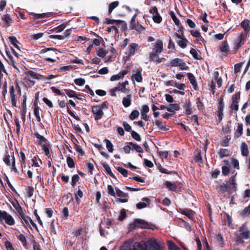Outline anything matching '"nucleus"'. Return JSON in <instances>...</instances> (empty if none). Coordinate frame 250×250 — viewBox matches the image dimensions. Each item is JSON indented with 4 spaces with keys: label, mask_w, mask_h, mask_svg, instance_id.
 <instances>
[{
    "label": "nucleus",
    "mask_w": 250,
    "mask_h": 250,
    "mask_svg": "<svg viewBox=\"0 0 250 250\" xmlns=\"http://www.w3.org/2000/svg\"><path fill=\"white\" fill-rule=\"evenodd\" d=\"M106 143V147L109 152H112L113 151V146L111 142L107 139L104 141Z\"/></svg>",
    "instance_id": "45"
},
{
    "label": "nucleus",
    "mask_w": 250,
    "mask_h": 250,
    "mask_svg": "<svg viewBox=\"0 0 250 250\" xmlns=\"http://www.w3.org/2000/svg\"><path fill=\"white\" fill-rule=\"evenodd\" d=\"M132 78L133 80H135L138 83L141 82L142 81V77L141 71L137 70L136 72L133 74Z\"/></svg>",
    "instance_id": "32"
},
{
    "label": "nucleus",
    "mask_w": 250,
    "mask_h": 250,
    "mask_svg": "<svg viewBox=\"0 0 250 250\" xmlns=\"http://www.w3.org/2000/svg\"><path fill=\"white\" fill-rule=\"evenodd\" d=\"M42 150L44 151L45 155L48 158H50L51 155L50 154L49 149L47 145H42Z\"/></svg>",
    "instance_id": "60"
},
{
    "label": "nucleus",
    "mask_w": 250,
    "mask_h": 250,
    "mask_svg": "<svg viewBox=\"0 0 250 250\" xmlns=\"http://www.w3.org/2000/svg\"><path fill=\"white\" fill-rule=\"evenodd\" d=\"M167 65L170 67H179L181 70H187L188 68L183 60L179 58L172 59Z\"/></svg>",
    "instance_id": "5"
},
{
    "label": "nucleus",
    "mask_w": 250,
    "mask_h": 250,
    "mask_svg": "<svg viewBox=\"0 0 250 250\" xmlns=\"http://www.w3.org/2000/svg\"><path fill=\"white\" fill-rule=\"evenodd\" d=\"M80 180V177L78 174H75L72 177L71 185L74 187L77 182Z\"/></svg>",
    "instance_id": "55"
},
{
    "label": "nucleus",
    "mask_w": 250,
    "mask_h": 250,
    "mask_svg": "<svg viewBox=\"0 0 250 250\" xmlns=\"http://www.w3.org/2000/svg\"><path fill=\"white\" fill-rule=\"evenodd\" d=\"M240 98L239 93H236L232 97V104H231V109H238V100Z\"/></svg>",
    "instance_id": "14"
},
{
    "label": "nucleus",
    "mask_w": 250,
    "mask_h": 250,
    "mask_svg": "<svg viewBox=\"0 0 250 250\" xmlns=\"http://www.w3.org/2000/svg\"><path fill=\"white\" fill-rule=\"evenodd\" d=\"M218 153L221 159L224 157H229L231 155L230 150L227 148H221Z\"/></svg>",
    "instance_id": "22"
},
{
    "label": "nucleus",
    "mask_w": 250,
    "mask_h": 250,
    "mask_svg": "<svg viewBox=\"0 0 250 250\" xmlns=\"http://www.w3.org/2000/svg\"><path fill=\"white\" fill-rule=\"evenodd\" d=\"M214 239L218 243V245L221 247H224L225 246V242L224 240L223 237L221 234H218L215 235Z\"/></svg>",
    "instance_id": "26"
},
{
    "label": "nucleus",
    "mask_w": 250,
    "mask_h": 250,
    "mask_svg": "<svg viewBox=\"0 0 250 250\" xmlns=\"http://www.w3.org/2000/svg\"><path fill=\"white\" fill-rule=\"evenodd\" d=\"M157 53H151L149 55V57L151 60L154 62H157L158 63L162 62L165 61H166V59L164 58H159Z\"/></svg>",
    "instance_id": "19"
},
{
    "label": "nucleus",
    "mask_w": 250,
    "mask_h": 250,
    "mask_svg": "<svg viewBox=\"0 0 250 250\" xmlns=\"http://www.w3.org/2000/svg\"><path fill=\"white\" fill-rule=\"evenodd\" d=\"M9 40L11 44H12L15 48L20 50V47L17 44L18 41L15 37H9Z\"/></svg>",
    "instance_id": "42"
},
{
    "label": "nucleus",
    "mask_w": 250,
    "mask_h": 250,
    "mask_svg": "<svg viewBox=\"0 0 250 250\" xmlns=\"http://www.w3.org/2000/svg\"><path fill=\"white\" fill-rule=\"evenodd\" d=\"M66 162L68 167L69 168H73L75 167V162L73 159L70 156H67L66 158Z\"/></svg>",
    "instance_id": "46"
},
{
    "label": "nucleus",
    "mask_w": 250,
    "mask_h": 250,
    "mask_svg": "<svg viewBox=\"0 0 250 250\" xmlns=\"http://www.w3.org/2000/svg\"><path fill=\"white\" fill-rule=\"evenodd\" d=\"M20 218L21 220H22V222L24 226H29L30 228L31 229L29 224V221L31 218L29 216L24 214L23 215L20 216Z\"/></svg>",
    "instance_id": "31"
},
{
    "label": "nucleus",
    "mask_w": 250,
    "mask_h": 250,
    "mask_svg": "<svg viewBox=\"0 0 250 250\" xmlns=\"http://www.w3.org/2000/svg\"><path fill=\"white\" fill-rule=\"evenodd\" d=\"M103 167L104 168L105 172L110 175L112 178L116 179L115 175L112 173L110 167L106 163H104L102 164Z\"/></svg>",
    "instance_id": "30"
},
{
    "label": "nucleus",
    "mask_w": 250,
    "mask_h": 250,
    "mask_svg": "<svg viewBox=\"0 0 250 250\" xmlns=\"http://www.w3.org/2000/svg\"><path fill=\"white\" fill-rule=\"evenodd\" d=\"M3 220H5V223L8 225L12 226L15 224V220L12 215L8 214L6 211L0 210V222L2 221Z\"/></svg>",
    "instance_id": "6"
},
{
    "label": "nucleus",
    "mask_w": 250,
    "mask_h": 250,
    "mask_svg": "<svg viewBox=\"0 0 250 250\" xmlns=\"http://www.w3.org/2000/svg\"><path fill=\"white\" fill-rule=\"evenodd\" d=\"M76 200L78 204H80L81 202V200L79 198H82L83 196V192L81 190V189H78L77 192L75 194Z\"/></svg>",
    "instance_id": "44"
},
{
    "label": "nucleus",
    "mask_w": 250,
    "mask_h": 250,
    "mask_svg": "<svg viewBox=\"0 0 250 250\" xmlns=\"http://www.w3.org/2000/svg\"><path fill=\"white\" fill-rule=\"evenodd\" d=\"M4 246L7 250H15L11 243L8 241L5 242Z\"/></svg>",
    "instance_id": "64"
},
{
    "label": "nucleus",
    "mask_w": 250,
    "mask_h": 250,
    "mask_svg": "<svg viewBox=\"0 0 250 250\" xmlns=\"http://www.w3.org/2000/svg\"><path fill=\"white\" fill-rule=\"evenodd\" d=\"M142 200L143 202H139L136 204V208L139 209L146 208L147 206V204L149 205L150 202V200L147 197L143 198Z\"/></svg>",
    "instance_id": "16"
},
{
    "label": "nucleus",
    "mask_w": 250,
    "mask_h": 250,
    "mask_svg": "<svg viewBox=\"0 0 250 250\" xmlns=\"http://www.w3.org/2000/svg\"><path fill=\"white\" fill-rule=\"evenodd\" d=\"M128 145L132 146V149H134L137 152L143 153V149L142 148L137 144L134 143L133 142H129Z\"/></svg>",
    "instance_id": "38"
},
{
    "label": "nucleus",
    "mask_w": 250,
    "mask_h": 250,
    "mask_svg": "<svg viewBox=\"0 0 250 250\" xmlns=\"http://www.w3.org/2000/svg\"><path fill=\"white\" fill-rule=\"evenodd\" d=\"M246 41V35L243 33H241L238 37L237 39L235 40V47L236 49L239 48L243 45Z\"/></svg>",
    "instance_id": "10"
},
{
    "label": "nucleus",
    "mask_w": 250,
    "mask_h": 250,
    "mask_svg": "<svg viewBox=\"0 0 250 250\" xmlns=\"http://www.w3.org/2000/svg\"><path fill=\"white\" fill-rule=\"evenodd\" d=\"M244 227H241L239 231L241 233L237 236L236 242L238 244H241L244 242L243 239H247L250 237V231L249 230L244 231Z\"/></svg>",
    "instance_id": "7"
},
{
    "label": "nucleus",
    "mask_w": 250,
    "mask_h": 250,
    "mask_svg": "<svg viewBox=\"0 0 250 250\" xmlns=\"http://www.w3.org/2000/svg\"><path fill=\"white\" fill-rule=\"evenodd\" d=\"M131 135L132 137L136 141L138 142H140L141 141L140 135L135 131H132L131 132Z\"/></svg>",
    "instance_id": "53"
},
{
    "label": "nucleus",
    "mask_w": 250,
    "mask_h": 250,
    "mask_svg": "<svg viewBox=\"0 0 250 250\" xmlns=\"http://www.w3.org/2000/svg\"><path fill=\"white\" fill-rule=\"evenodd\" d=\"M117 170L121 173L124 177H126L128 175V171L126 169L122 167H119L117 168Z\"/></svg>",
    "instance_id": "59"
},
{
    "label": "nucleus",
    "mask_w": 250,
    "mask_h": 250,
    "mask_svg": "<svg viewBox=\"0 0 250 250\" xmlns=\"http://www.w3.org/2000/svg\"><path fill=\"white\" fill-rule=\"evenodd\" d=\"M36 137L39 140V144L42 146V145H45V143L47 141V139L43 136L41 135L38 132H36L34 134Z\"/></svg>",
    "instance_id": "24"
},
{
    "label": "nucleus",
    "mask_w": 250,
    "mask_h": 250,
    "mask_svg": "<svg viewBox=\"0 0 250 250\" xmlns=\"http://www.w3.org/2000/svg\"><path fill=\"white\" fill-rule=\"evenodd\" d=\"M154 49L156 53H161L163 50V43L160 40H157L154 45Z\"/></svg>",
    "instance_id": "21"
},
{
    "label": "nucleus",
    "mask_w": 250,
    "mask_h": 250,
    "mask_svg": "<svg viewBox=\"0 0 250 250\" xmlns=\"http://www.w3.org/2000/svg\"><path fill=\"white\" fill-rule=\"evenodd\" d=\"M14 121H15L16 126V132H17L18 135H19L21 133V131H20L21 125H20L18 118L17 117H15Z\"/></svg>",
    "instance_id": "49"
},
{
    "label": "nucleus",
    "mask_w": 250,
    "mask_h": 250,
    "mask_svg": "<svg viewBox=\"0 0 250 250\" xmlns=\"http://www.w3.org/2000/svg\"><path fill=\"white\" fill-rule=\"evenodd\" d=\"M126 217V213L125 209H121L120 215L118 217V220L120 221H123Z\"/></svg>",
    "instance_id": "48"
},
{
    "label": "nucleus",
    "mask_w": 250,
    "mask_h": 250,
    "mask_svg": "<svg viewBox=\"0 0 250 250\" xmlns=\"http://www.w3.org/2000/svg\"><path fill=\"white\" fill-rule=\"evenodd\" d=\"M241 155L243 156L247 157L249 154L248 146L245 142L241 144L240 146Z\"/></svg>",
    "instance_id": "23"
},
{
    "label": "nucleus",
    "mask_w": 250,
    "mask_h": 250,
    "mask_svg": "<svg viewBox=\"0 0 250 250\" xmlns=\"http://www.w3.org/2000/svg\"><path fill=\"white\" fill-rule=\"evenodd\" d=\"M222 84V80L221 77H219V72L215 71L213 73V77L210 84L212 90H214L216 87L219 88Z\"/></svg>",
    "instance_id": "4"
},
{
    "label": "nucleus",
    "mask_w": 250,
    "mask_h": 250,
    "mask_svg": "<svg viewBox=\"0 0 250 250\" xmlns=\"http://www.w3.org/2000/svg\"><path fill=\"white\" fill-rule=\"evenodd\" d=\"M115 190L117 196L120 198H118V201L121 203H126L128 201V195L127 193L124 192L123 191L120 190L118 188H115Z\"/></svg>",
    "instance_id": "8"
},
{
    "label": "nucleus",
    "mask_w": 250,
    "mask_h": 250,
    "mask_svg": "<svg viewBox=\"0 0 250 250\" xmlns=\"http://www.w3.org/2000/svg\"><path fill=\"white\" fill-rule=\"evenodd\" d=\"M218 192L220 195L223 194L232 189L234 191L237 190V184L235 181V178L233 177L231 179L228 181L226 184H222L217 187Z\"/></svg>",
    "instance_id": "2"
},
{
    "label": "nucleus",
    "mask_w": 250,
    "mask_h": 250,
    "mask_svg": "<svg viewBox=\"0 0 250 250\" xmlns=\"http://www.w3.org/2000/svg\"><path fill=\"white\" fill-rule=\"evenodd\" d=\"M197 153L196 155L194 156V160L196 163H199L202 164L203 163V159L201 156V151L200 150H197Z\"/></svg>",
    "instance_id": "40"
},
{
    "label": "nucleus",
    "mask_w": 250,
    "mask_h": 250,
    "mask_svg": "<svg viewBox=\"0 0 250 250\" xmlns=\"http://www.w3.org/2000/svg\"><path fill=\"white\" fill-rule=\"evenodd\" d=\"M25 160H26V157H25V154L23 152L21 151L20 152L19 161H20L21 166L22 167L23 165H24L25 164Z\"/></svg>",
    "instance_id": "52"
},
{
    "label": "nucleus",
    "mask_w": 250,
    "mask_h": 250,
    "mask_svg": "<svg viewBox=\"0 0 250 250\" xmlns=\"http://www.w3.org/2000/svg\"><path fill=\"white\" fill-rule=\"evenodd\" d=\"M17 237L21 242L22 243L23 246L25 248L27 249V241L25 236L22 234H20L19 235H17Z\"/></svg>",
    "instance_id": "39"
},
{
    "label": "nucleus",
    "mask_w": 250,
    "mask_h": 250,
    "mask_svg": "<svg viewBox=\"0 0 250 250\" xmlns=\"http://www.w3.org/2000/svg\"><path fill=\"white\" fill-rule=\"evenodd\" d=\"M129 243L125 242L122 247V250H164L163 246L158 243L154 238H149L143 244H135L132 248H129Z\"/></svg>",
    "instance_id": "1"
},
{
    "label": "nucleus",
    "mask_w": 250,
    "mask_h": 250,
    "mask_svg": "<svg viewBox=\"0 0 250 250\" xmlns=\"http://www.w3.org/2000/svg\"><path fill=\"white\" fill-rule=\"evenodd\" d=\"M188 78L190 81V83L193 85L194 88L196 90L197 88V83L194 76L190 73L188 74Z\"/></svg>",
    "instance_id": "33"
},
{
    "label": "nucleus",
    "mask_w": 250,
    "mask_h": 250,
    "mask_svg": "<svg viewBox=\"0 0 250 250\" xmlns=\"http://www.w3.org/2000/svg\"><path fill=\"white\" fill-rule=\"evenodd\" d=\"M92 111L94 115V119L96 121L100 120L104 115L103 110H92Z\"/></svg>",
    "instance_id": "35"
},
{
    "label": "nucleus",
    "mask_w": 250,
    "mask_h": 250,
    "mask_svg": "<svg viewBox=\"0 0 250 250\" xmlns=\"http://www.w3.org/2000/svg\"><path fill=\"white\" fill-rule=\"evenodd\" d=\"M219 48L221 52L228 53L229 51V47L226 41H223L221 43Z\"/></svg>",
    "instance_id": "20"
},
{
    "label": "nucleus",
    "mask_w": 250,
    "mask_h": 250,
    "mask_svg": "<svg viewBox=\"0 0 250 250\" xmlns=\"http://www.w3.org/2000/svg\"><path fill=\"white\" fill-rule=\"evenodd\" d=\"M131 95H128L123 99V104L125 107H128L131 104Z\"/></svg>",
    "instance_id": "36"
},
{
    "label": "nucleus",
    "mask_w": 250,
    "mask_h": 250,
    "mask_svg": "<svg viewBox=\"0 0 250 250\" xmlns=\"http://www.w3.org/2000/svg\"><path fill=\"white\" fill-rule=\"evenodd\" d=\"M131 28L135 29L139 32H142L145 30V28L142 25L139 24L138 23L133 25V26H132Z\"/></svg>",
    "instance_id": "54"
},
{
    "label": "nucleus",
    "mask_w": 250,
    "mask_h": 250,
    "mask_svg": "<svg viewBox=\"0 0 250 250\" xmlns=\"http://www.w3.org/2000/svg\"><path fill=\"white\" fill-rule=\"evenodd\" d=\"M249 215H250V204L240 213V216L243 218H245Z\"/></svg>",
    "instance_id": "37"
},
{
    "label": "nucleus",
    "mask_w": 250,
    "mask_h": 250,
    "mask_svg": "<svg viewBox=\"0 0 250 250\" xmlns=\"http://www.w3.org/2000/svg\"><path fill=\"white\" fill-rule=\"evenodd\" d=\"M119 5V2L118 1H114L111 3L109 5L108 11L109 13H111L114 8L117 7Z\"/></svg>",
    "instance_id": "51"
},
{
    "label": "nucleus",
    "mask_w": 250,
    "mask_h": 250,
    "mask_svg": "<svg viewBox=\"0 0 250 250\" xmlns=\"http://www.w3.org/2000/svg\"><path fill=\"white\" fill-rule=\"evenodd\" d=\"M25 77L29 81L33 82V79H40L41 75L30 70L25 73Z\"/></svg>",
    "instance_id": "13"
},
{
    "label": "nucleus",
    "mask_w": 250,
    "mask_h": 250,
    "mask_svg": "<svg viewBox=\"0 0 250 250\" xmlns=\"http://www.w3.org/2000/svg\"><path fill=\"white\" fill-rule=\"evenodd\" d=\"M137 47L138 44L136 43H132L130 44L128 50L129 56H132L135 54L136 48Z\"/></svg>",
    "instance_id": "34"
},
{
    "label": "nucleus",
    "mask_w": 250,
    "mask_h": 250,
    "mask_svg": "<svg viewBox=\"0 0 250 250\" xmlns=\"http://www.w3.org/2000/svg\"><path fill=\"white\" fill-rule=\"evenodd\" d=\"M231 139L230 135H227L221 142V145L223 146H228L229 145V141Z\"/></svg>",
    "instance_id": "43"
},
{
    "label": "nucleus",
    "mask_w": 250,
    "mask_h": 250,
    "mask_svg": "<svg viewBox=\"0 0 250 250\" xmlns=\"http://www.w3.org/2000/svg\"><path fill=\"white\" fill-rule=\"evenodd\" d=\"M241 26L244 29L245 32L248 33L250 31V21L247 19L244 20L241 23Z\"/></svg>",
    "instance_id": "25"
},
{
    "label": "nucleus",
    "mask_w": 250,
    "mask_h": 250,
    "mask_svg": "<svg viewBox=\"0 0 250 250\" xmlns=\"http://www.w3.org/2000/svg\"><path fill=\"white\" fill-rule=\"evenodd\" d=\"M49 15V13L33 14V17L34 18L37 19L48 17Z\"/></svg>",
    "instance_id": "50"
},
{
    "label": "nucleus",
    "mask_w": 250,
    "mask_h": 250,
    "mask_svg": "<svg viewBox=\"0 0 250 250\" xmlns=\"http://www.w3.org/2000/svg\"><path fill=\"white\" fill-rule=\"evenodd\" d=\"M128 72L127 70H124L118 74L112 75L110 78L111 81H115L123 78L124 76Z\"/></svg>",
    "instance_id": "17"
},
{
    "label": "nucleus",
    "mask_w": 250,
    "mask_h": 250,
    "mask_svg": "<svg viewBox=\"0 0 250 250\" xmlns=\"http://www.w3.org/2000/svg\"><path fill=\"white\" fill-rule=\"evenodd\" d=\"M128 82L127 81H125L123 83H120L116 87V89H118V91H121L122 92L126 93L127 91V89L125 88V86L128 84Z\"/></svg>",
    "instance_id": "27"
},
{
    "label": "nucleus",
    "mask_w": 250,
    "mask_h": 250,
    "mask_svg": "<svg viewBox=\"0 0 250 250\" xmlns=\"http://www.w3.org/2000/svg\"><path fill=\"white\" fill-rule=\"evenodd\" d=\"M181 213L187 216L189 219H193L194 212L191 209H184L181 211Z\"/></svg>",
    "instance_id": "28"
},
{
    "label": "nucleus",
    "mask_w": 250,
    "mask_h": 250,
    "mask_svg": "<svg viewBox=\"0 0 250 250\" xmlns=\"http://www.w3.org/2000/svg\"><path fill=\"white\" fill-rule=\"evenodd\" d=\"M243 134V124L242 123H239L238 124L237 129H236L234 133L235 138H238L240 137Z\"/></svg>",
    "instance_id": "29"
},
{
    "label": "nucleus",
    "mask_w": 250,
    "mask_h": 250,
    "mask_svg": "<svg viewBox=\"0 0 250 250\" xmlns=\"http://www.w3.org/2000/svg\"><path fill=\"white\" fill-rule=\"evenodd\" d=\"M86 167L87 169V172L88 173L91 174H92V171L94 169V166L93 164L90 162H87L86 163Z\"/></svg>",
    "instance_id": "61"
},
{
    "label": "nucleus",
    "mask_w": 250,
    "mask_h": 250,
    "mask_svg": "<svg viewBox=\"0 0 250 250\" xmlns=\"http://www.w3.org/2000/svg\"><path fill=\"white\" fill-rule=\"evenodd\" d=\"M180 221L181 224L182 225H183V227H185L187 230H188V231L191 230V227L188 222H187L186 221H185V220H184L182 219H180Z\"/></svg>",
    "instance_id": "56"
},
{
    "label": "nucleus",
    "mask_w": 250,
    "mask_h": 250,
    "mask_svg": "<svg viewBox=\"0 0 250 250\" xmlns=\"http://www.w3.org/2000/svg\"><path fill=\"white\" fill-rule=\"evenodd\" d=\"M139 113L138 110H132L131 114L129 115V118L130 120H133L138 117Z\"/></svg>",
    "instance_id": "58"
},
{
    "label": "nucleus",
    "mask_w": 250,
    "mask_h": 250,
    "mask_svg": "<svg viewBox=\"0 0 250 250\" xmlns=\"http://www.w3.org/2000/svg\"><path fill=\"white\" fill-rule=\"evenodd\" d=\"M175 36L179 39L178 42V45L182 48H184L187 45L188 40L184 38L183 34H179L175 33Z\"/></svg>",
    "instance_id": "12"
},
{
    "label": "nucleus",
    "mask_w": 250,
    "mask_h": 250,
    "mask_svg": "<svg viewBox=\"0 0 250 250\" xmlns=\"http://www.w3.org/2000/svg\"><path fill=\"white\" fill-rule=\"evenodd\" d=\"M104 23L107 24H116L119 26H120L122 24L124 23V21L120 20H111L106 18L105 19Z\"/></svg>",
    "instance_id": "18"
},
{
    "label": "nucleus",
    "mask_w": 250,
    "mask_h": 250,
    "mask_svg": "<svg viewBox=\"0 0 250 250\" xmlns=\"http://www.w3.org/2000/svg\"><path fill=\"white\" fill-rule=\"evenodd\" d=\"M179 184V183L178 182H171L168 181H167L164 185L166 188H167L169 190L172 191H179L178 189V186Z\"/></svg>",
    "instance_id": "11"
},
{
    "label": "nucleus",
    "mask_w": 250,
    "mask_h": 250,
    "mask_svg": "<svg viewBox=\"0 0 250 250\" xmlns=\"http://www.w3.org/2000/svg\"><path fill=\"white\" fill-rule=\"evenodd\" d=\"M12 20L9 14H5L2 16L1 24L3 27L10 26Z\"/></svg>",
    "instance_id": "15"
},
{
    "label": "nucleus",
    "mask_w": 250,
    "mask_h": 250,
    "mask_svg": "<svg viewBox=\"0 0 250 250\" xmlns=\"http://www.w3.org/2000/svg\"><path fill=\"white\" fill-rule=\"evenodd\" d=\"M107 193L110 196L115 197L116 193L114 189L111 185L107 186Z\"/></svg>",
    "instance_id": "57"
},
{
    "label": "nucleus",
    "mask_w": 250,
    "mask_h": 250,
    "mask_svg": "<svg viewBox=\"0 0 250 250\" xmlns=\"http://www.w3.org/2000/svg\"><path fill=\"white\" fill-rule=\"evenodd\" d=\"M66 95L70 98L74 97L76 96V92L70 89H64Z\"/></svg>",
    "instance_id": "63"
},
{
    "label": "nucleus",
    "mask_w": 250,
    "mask_h": 250,
    "mask_svg": "<svg viewBox=\"0 0 250 250\" xmlns=\"http://www.w3.org/2000/svg\"><path fill=\"white\" fill-rule=\"evenodd\" d=\"M9 92L12 106L13 107H16V104L17 101V94L13 85L10 86L9 88Z\"/></svg>",
    "instance_id": "9"
},
{
    "label": "nucleus",
    "mask_w": 250,
    "mask_h": 250,
    "mask_svg": "<svg viewBox=\"0 0 250 250\" xmlns=\"http://www.w3.org/2000/svg\"><path fill=\"white\" fill-rule=\"evenodd\" d=\"M151 225L145 220L141 219H135L133 222L129 224L128 227V231L131 232L136 228L152 229L150 226Z\"/></svg>",
    "instance_id": "3"
},
{
    "label": "nucleus",
    "mask_w": 250,
    "mask_h": 250,
    "mask_svg": "<svg viewBox=\"0 0 250 250\" xmlns=\"http://www.w3.org/2000/svg\"><path fill=\"white\" fill-rule=\"evenodd\" d=\"M167 246L169 250H180V248L172 241H167Z\"/></svg>",
    "instance_id": "41"
},
{
    "label": "nucleus",
    "mask_w": 250,
    "mask_h": 250,
    "mask_svg": "<svg viewBox=\"0 0 250 250\" xmlns=\"http://www.w3.org/2000/svg\"><path fill=\"white\" fill-rule=\"evenodd\" d=\"M230 167L227 166H223L222 167V174L225 176L229 175L230 173Z\"/></svg>",
    "instance_id": "47"
},
{
    "label": "nucleus",
    "mask_w": 250,
    "mask_h": 250,
    "mask_svg": "<svg viewBox=\"0 0 250 250\" xmlns=\"http://www.w3.org/2000/svg\"><path fill=\"white\" fill-rule=\"evenodd\" d=\"M223 110H218L216 113L217 119H216V121L217 122V124L220 123L223 119Z\"/></svg>",
    "instance_id": "62"
}]
</instances>
